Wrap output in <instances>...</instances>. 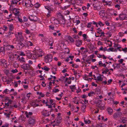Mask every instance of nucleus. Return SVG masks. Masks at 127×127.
Instances as JSON below:
<instances>
[{
  "mask_svg": "<svg viewBox=\"0 0 127 127\" xmlns=\"http://www.w3.org/2000/svg\"><path fill=\"white\" fill-rule=\"evenodd\" d=\"M15 36L17 38V40L18 41H24V37L22 33L21 32H17V34H15Z\"/></svg>",
  "mask_w": 127,
  "mask_h": 127,
  "instance_id": "f257e3e1",
  "label": "nucleus"
},
{
  "mask_svg": "<svg viewBox=\"0 0 127 127\" xmlns=\"http://www.w3.org/2000/svg\"><path fill=\"white\" fill-rule=\"evenodd\" d=\"M35 118L33 116L30 117L28 120V123L31 125H33L36 123Z\"/></svg>",
  "mask_w": 127,
  "mask_h": 127,
  "instance_id": "f03ea898",
  "label": "nucleus"
},
{
  "mask_svg": "<svg viewBox=\"0 0 127 127\" xmlns=\"http://www.w3.org/2000/svg\"><path fill=\"white\" fill-rule=\"evenodd\" d=\"M53 57L52 55L49 54L47 55L44 58L45 62L46 63H49L51 62L52 59Z\"/></svg>",
  "mask_w": 127,
  "mask_h": 127,
  "instance_id": "7ed1b4c3",
  "label": "nucleus"
},
{
  "mask_svg": "<svg viewBox=\"0 0 127 127\" xmlns=\"http://www.w3.org/2000/svg\"><path fill=\"white\" fill-rule=\"evenodd\" d=\"M23 3H25V6L27 7H32L33 5L32 4L30 0H23Z\"/></svg>",
  "mask_w": 127,
  "mask_h": 127,
  "instance_id": "20e7f679",
  "label": "nucleus"
},
{
  "mask_svg": "<svg viewBox=\"0 0 127 127\" xmlns=\"http://www.w3.org/2000/svg\"><path fill=\"white\" fill-rule=\"evenodd\" d=\"M94 9L95 10L99 11L101 9V7L100 3L98 2L96 3L93 5Z\"/></svg>",
  "mask_w": 127,
  "mask_h": 127,
  "instance_id": "39448f33",
  "label": "nucleus"
},
{
  "mask_svg": "<svg viewBox=\"0 0 127 127\" xmlns=\"http://www.w3.org/2000/svg\"><path fill=\"white\" fill-rule=\"evenodd\" d=\"M19 41L17 46V48L18 49H21L24 47L26 43H23V42L24 41Z\"/></svg>",
  "mask_w": 127,
  "mask_h": 127,
  "instance_id": "423d86ee",
  "label": "nucleus"
},
{
  "mask_svg": "<svg viewBox=\"0 0 127 127\" xmlns=\"http://www.w3.org/2000/svg\"><path fill=\"white\" fill-rule=\"evenodd\" d=\"M121 112H116L114 113L113 115V117L115 119H116L119 118L122 115Z\"/></svg>",
  "mask_w": 127,
  "mask_h": 127,
  "instance_id": "0eeeda50",
  "label": "nucleus"
},
{
  "mask_svg": "<svg viewBox=\"0 0 127 127\" xmlns=\"http://www.w3.org/2000/svg\"><path fill=\"white\" fill-rule=\"evenodd\" d=\"M15 56H17V59L18 61L21 63H25V58L23 57L20 58L19 55H17L16 54L15 55Z\"/></svg>",
  "mask_w": 127,
  "mask_h": 127,
  "instance_id": "6e6552de",
  "label": "nucleus"
},
{
  "mask_svg": "<svg viewBox=\"0 0 127 127\" xmlns=\"http://www.w3.org/2000/svg\"><path fill=\"white\" fill-rule=\"evenodd\" d=\"M51 22L55 25H58L59 24V20L54 17H52L51 18Z\"/></svg>",
  "mask_w": 127,
  "mask_h": 127,
  "instance_id": "1a4fd4ad",
  "label": "nucleus"
},
{
  "mask_svg": "<svg viewBox=\"0 0 127 127\" xmlns=\"http://www.w3.org/2000/svg\"><path fill=\"white\" fill-rule=\"evenodd\" d=\"M22 67L24 70H28L31 69V66L28 64H24Z\"/></svg>",
  "mask_w": 127,
  "mask_h": 127,
  "instance_id": "9d476101",
  "label": "nucleus"
},
{
  "mask_svg": "<svg viewBox=\"0 0 127 127\" xmlns=\"http://www.w3.org/2000/svg\"><path fill=\"white\" fill-rule=\"evenodd\" d=\"M29 19L31 21H36L37 20V17L34 15H30Z\"/></svg>",
  "mask_w": 127,
  "mask_h": 127,
  "instance_id": "9b49d317",
  "label": "nucleus"
},
{
  "mask_svg": "<svg viewBox=\"0 0 127 127\" xmlns=\"http://www.w3.org/2000/svg\"><path fill=\"white\" fill-rule=\"evenodd\" d=\"M19 10L20 9H19L16 8L13 9V13L15 16V17L18 16L20 13Z\"/></svg>",
  "mask_w": 127,
  "mask_h": 127,
  "instance_id": "f8f14e48",
  "label": "nucleus"
},
{
  "mask_svg": "<svg viewBox=\"0 0 127 127\" xmlns=\"http://www.w3.org/2000/svg\"><path fill=\"white\" fill-rule=\"evenodd\" d=\"M115 32V30L113 29H112L109 30V31L107 32L106 34L108 37H110L111 36L112 33L114 32Z\"/></svg>",
  "mask_w": 127,
  "mask_h": 127,
  "instance_id": "ddd939ff",
  "label": "nucleus"
},
{
  "mask_svg": "<svg viewBox=\"0 0 127 127\" xmlns=\"http://www.w3.org/2000/svg\"><path fill=\"white\" fill-rule=\"evenodd\" d=\"M114 12V10L112 9L108 8L106 10V13L108 15L110 16L113 15V13Z\"/></svg>",
  "mask_w": 127,
  "mask_h": 127,
  "instance_id": "4468645a",
  "label": "nucleus"
},
{
  "mask_svg": "<svg viewBox=\"0 0 127 127\" xmlns=\"http://www.w3.org/2000/svg\"><path fill=\"white\" fill-rule=\"evenodd\" d=\"M2 64L3 66L5 67L7 66V62L5 60L3 59H1L0 60V63Z\"/></svg>",
  "mask_w": 127,
  "mask_h": 127,
  "instance_id": "2eb2a0df",
  "label": "nucleus"
},
{
  "mask_svg": "<svg viewBox=\"0 0 127 127\" xmlns=\"http://www.w3.org/2000/svg\"><path fill=\"white\" fill-rule=\"evenodd\" d=\"M73 70L74 72V75L75 77H80V75H79L80 72L79 71V70H77L76 71H75L74 69H73Z\"/></svg>",
  "mask_w": 127,
  "mask_h": 127,
  "instance_id": "dca6fc26",
  "label": "nucleus"
},
{
  "mask_svg": "<svg viewBox=\"0 0 127 127\" xmlns=\"http://www.w3.org/2000/svg\"><path fill=\"white\" fill-rule=\"evenodd\" d=\"M42 113L43 115L45 116H49L50 115L49 111L46 110H43Z\"/></svg>",
  "mask_w": 127,
  "mask_h": 127,
  "instance_id": "f3484780",
  "label": "nucleus"
},
{
  "mask_svg": "<svg viewBox=\"0 0 127 127\" xmlns=\"http://www.w3.org/2000/svg\"><path fill=\"white\" fill-rule=\"evenodd\" d=\"M104 10H100L99 12V14L101 17H103L105 15V13Z\"/></svg>",
  "mask_w": 127,
  "mask_h": 127,
  "instance_id": "a211bd4d",
  "label": "nucleus"
},
{
  "mask_svg": "<svg viewBox=\"0 0 127 127\" xmlns=\"http://www.w3.org/2000/svg\"><path fill=\"white\" fill-rule=\"evenodd\" d=\"M119 19L121 20L125 19L127 17L126 15L124 14H121L119 16Z\"/></svg>",
  "mask_w": 127,
  "mask_h": 127,
  "instance_id": "6ab92c4d",
  "label": "nucleus"
},
{
  "mask_svg": "<svg viewBox=\"0 0 127 127\" xmlns=\"http://www.w3.org/2000/svg\"><path fill=\"white\" fill-rule=\"evenodd\" d=\"M106 110L108 112V114L109 115H112L113 112V110L111 107H109L107 108Z\"/></svg>",
  "mask_w": 127,
  "mask_h": 127,
  "instance_id": "aec40b11",
  "label": "nucleus"
},
{
  "mask_svg": "<svg viewBox=\"0 0 127 127\" xmlns=\"http://www.w3.org/2000/svg\"><path fill=\"white\" fill-rule=\"evenodd\" d=\"M36 52L38 55V56H39V57H41L44 55L43 51L41 50H39Z\"/></svg>",
  "mask_w": 127,
  "mask_h": 127,
  "instance_id": "412c9836",
  "label": "nucleus"
},
{
  "mask_svg": "<svg viewBox=\"0 0 127 127\" xmlns=\"http://www.w3.org/2000/svg\"><path fill=\"white\" fill-rule=\"evenodd\" d=\"M32 113L31 112H26L25 113V114L26 115V117L27 118H29L32 117H31V116H32Z\"/></svg>",
  "mask_w": 127,
  "mask_h": 127,
  "instance_id": "4be33fe9",
  "label": "nucleus"
},
{
  "mask_svg": "<svg viewBox=\"0 0 127 127\" xmlns=\"http://www.w3.org/2000/svg\"><path fill=\"white\" fill-rule=\"evenodd\" d=\"M82 42L80 40H76L75 41V44L78 47H80L82 45Z\"/></svg>",
  "mask_w": 127,
  "mask_h": 127,
  "instance_id": "5701e85b",
  "label": "nucleus"
},
{
  "mask_svg": "<svg viewBox=\"0 0 127 127\" xmlns=\"http://www.w3.org/2000/svg\"><path fill=\"white\" fill-rule=\"evenodd\" d=\"M10 4L11 5L17 4L18 2V0H9Z\"/></svg>",
  "mask_w": 127,
  "mask_h": 127,
  "instance_id": "b1692460",
  "label": "nucleus"
},
{
  "mask_svg": "<svg viewBox=\"0 0 127 127\" xmlns=\"http://www.w3.org/2000/svg\"><path fill=\"white\" fill-rule=\"evenodd\" d=\"M8 27L9 28V31L12 32L14 29V26L13 24H10L8 26Z\"/></svg>",
  "mask_w": 127,
  "mask_h": 127,
  "instance_id": "393cba45",
  "label": "nucleus"
},
{
  "mask_svg": "<svg viewBox=\"0 0 127 127\" xmlns=\"http://www.w3.org/2000/svg\"><path fill=\"white\" fill-rule=\"evenodd\" d=\"M98 106H97L99 107L100 109L103 110L104 109V103H102L100 105H98Z\"/></svg>",
  "mask_w": 127,
  "mask_h": 127,
  "instance_id": "a878e982",
  "label": "nucleus"
},
{
  "mask_svg": "<svg viewBox=\"0 0 127 127\" xmlns=\"http://www.w3.org/2000/svg\"><path fill=\"white\" fill-rule=\"evenodd\" d=\"M122 122L124 124L126 123L127 122V118L125 117H123L121 119Z\"/></svg>",
  "mask_w": 127,
  "mask_h": 127,
  "instance_id": "bb28decb",
  "label": "nucleus"
},
{
  "mask_svg": "<svg viewBox=\"0 0 127 127\" xmlns=\"http://www.w3.org/2000/svg\"><path fill=\"white\" fill-rule=\"evenodd\" d=\"M88 47L90 50H91L93 49L94 46L91 43V42L89 43L88 44Z\"/></svg>",
  "mask_w": 127,
  "mask_h": 127,
  "instance_id": "cd10ccee",
  "label": "nucleus"
},
{
  "mask_svg": "<svg viewBox=\"0 0 127 127\" xmlns=\"http://www.w3.org/2000/svg\"><path fill=\"white\" fill-rule=\"evenodd\" d=\"M45 8L48 11V12H50L51 11V7L50 6H44Z\"/></svg>",
  "mask_w": 127,
  "mask_h": 127,
  "instance_id": "c85d7f7f",
  "label": "nucleus"
},
{
  "mask_svg": "<svg viewBox=\"0 0 127 127\" xmlns=\"http://www.w3.org/2000/svg\"><path fill=\"white\" fill-rule=\"evenodd\" d=\"M81 104H82L81 105L82 110L83 111V112H84V111L85 109L86 108V106L85 104L82 103H81Z\"/></svg>",
  "mask_w": 127,
  "mask_h": 127,
  "instance_id": "c756f323",
  "label": "nucleus"
},
{
  "mask_svg": "<svg viewBox=\"0 0 127 127\" xmlns=\"http://www.w3.org/2000/svg\"><path fill=\"white\" fill-rule=\"evenodd\" d=\"M18 19V21L20 23H22L24 22H23L22 19L20 17H19V16H17L16 17H15V20H16L15 19Z\"/></svg>",
  "mask_w": 127,
  "mask_h": 127,
  "instance_id": "7c9ffc66",
  "label": "nucleus"
},
{
  "mask_svg": "<svg viewBox=\"0 0 127 127\" xmlns=\"http://www.w3.org/2000/svg\"><path fill=\"white\" fill-rule=\"evenodd\" d=\"M67 81V83L68 84H70L71 83V80L70 79V78H65V82H66Z\"/></svg>",
  "mask_w": 127,
  "mask_h": 127,
  "instance_id": "2f4dec72",
  "label": "nucleus"
},
{
  "mask_svg": "<svg viewBox=\"0 0 127 127\" xmlns=\"http://www.w3.org/2000/svg\"><path fill=\"white\" fill-rule=\"evenodd\" d=\"M11 113V111H8L6 113H5V115H6V117L9 118L10 117V115Z\"/></svg>",
  "mask_w": 127,
  "mask_h": 127,
  "instance_id": "473e14b6",
  "label": "nucleus"
},
{
  "mask_svg": "<svg viewBox=\"0 0 127 127\" xmlns=\"http://www.w3.org/2000/svg\"><path fill=\"white\" fill-rule=\"evenodd\" d=\"M13 34V33H12L11 32H9V31L8 33V34L7 35V36L8 38L11 37H12V34Z\"/></svg>",
  "mask_w": 127,
  "mask_h": 127,
  "instance_id": "72a5a7b5",
  "label": "nucleus"
},
{
  "mask_svg": "<svg viewBox=\"0 0 127 127\" xmlns=\"http://www.w3.org/2000/svg\"><path fill=\"white\" fill-rule=\"evenodd\" d=\"M57 87H58V86H56L54 88L53 90V92L54 93L57 92L59 91V89H56V88Z\"/></svg>",
  "mask_w": 127,
  "mask_h": 127,
  "instance_id": "f704fd0d",
  "label": "nucleus"
},
{
  "mask_svg": "<svg viewBox=\"0 0 127 127\" xmlns=\"http://www.w3.org/2000/svg\"><path fill=\"white\" fill-rule=\"evenodd\" d=\"M38 56V54H37V53L36 52L35 53L33 54V57L34 59H35L40 58L39 56Z\"/></svg>",
  "mask_w": 127,
  "mask_h": 127,
  "instance_id": "c9c22d12",
  "label": "nucleus"
},
{
  "mask_svg": "<svg viewBox=\"0 0 127 127\" xmlns=\"http://www.w3.org/2000/svg\"><path fill=\"white\" fill-rule=\"evenodd\" d=\"M41 68L42 69H44V70L47 71H48L50 69L48 67L46 66H44V68L41 67Z\"/></svg>",
  "mask_w": 127,
  "mask_h": 127,
  "instance_id": "e433bc0d",
  "label": "nucleus"
},
{
  "mask_svg": "<svg viewBox=\"0 0 127 127\" xmlns=\"http://www.w3.org/2000/svg\"><path fill=\"white\" fill-rule=\"evenodd\" d=\"M40 86L39 85H38L34 88V90L35 91H37L40 88Z\"/></svg>",
  "mask_w": 127,
  "mask_h": 127,
  "instance_id": "4c0bfd02",
  "label": "nucleus"
},
{
  "mask_svg": "<svg viewBox=\"0 0 127 127\" xmlns=\"http://www.w3.org/2000/svg\"><path fill=\"white\" fill-rule=\"evenodd\" d=\"M96 80L98 81H102L103 80V78L101 76H98L97 77Z\"/></svg>",
  "mask_w": 127,
  "mask_h": 127,
  "instance_id": "58836bf2",
  "label": "nucleus"
},
{
  "mask_svg": "<svg viewBox=\"0 0 127 127\" xmlns=\"http://www.w3.org/2000/svg\"><path fill=\"white\" fill-rule=\"evenodd\" d=\"M105 3L107 5H108L109 6H110L111 5V4L112 3V2L111 1H105Z\"/></svg>",
  "mask_w": 127,
  "mask_h": 127,
  "instance_id": "ea45409f",
  "label": "nucleus"
},
{
  "mask_svg": "<svg viewBox=\"0 0 127 127\" xmlns=\"http://www.w3.org/2000/svg\"><path fill=\"white\" fill-rule=\"evenodd\" d=\"M98 25L100 27L103 26L104 25V23H103L101 21H99L98 23Z\"/></svg>",
  "mask_w": 127,
  "mask_h": 127,
  "instance_id": "a19ab883",
  "label": "nucleus"
},
{
  "mask_svg": "<svg viewBox=\"0 0 127 127\" xmlns=\"http://www.w3.org/2000/svg\"><path fill=\"white\" fill-rule=\"evenodd\" d=\"M60 119V118H59L58 119H57V120L56 121V123H57L56 124L57 125H58L61 122V120Z\"/></svg>",
  "mask_w": 127,
  "mask_h": 127,
  "instance_id": "79ce46f5",
  "label": "nucleus"
},
{
  "mask_svg": "<svg viewBox=\"0 0 127 127\" xmlns=\"http://www.w3.org/2000/svg\"><path fill=\"white\" fill-rule=\"evenodd\" d=\"M54 5H56L57 4L59 5L60 4V3H59V2L58 0H54Z\"/></svg>",
  "mask_w": 127,
  "mask_h": 127,
  "instance_id": "37998d69",
  "label": "nucleus"
},
{
  "mask_svg": "<svg viewBox=\"0 0 127 127\" xmlns=\"http://www.w3.org/2000/svg\"><path fill=\"white\" fill-rule=\"evenodd\" d=\"M57 67L56 66H54L52 68V71H57Z\"/></svg>",
  "mask_w": 127,
  "mask_h": 127,
  "instance_id": "c03bdc74",
  "label": "nucleus"
},
{
  "mask_svg": "<svg viewBox=\"0 0 127 127\" xmlns=\"http://www.w3.org/2000/svg\"><path fill=\"white\" fill-rule=\"evenodd\" d=\"M95 94V92L93 91L90 92L88 94V95L89 96H92Z\"/></svg>",
  "mask_w": 127,
  "mask_h": 127,
  "instance_id": "a18cd8bd",
  "label": "nucleus"
},
{
  "mask_svg": "<svg viewBox=\"0 0 127 127\" xmlns=\"http://www.w3.org/2000/svg\"><path fill=\"white\" fill-rule=\"evenodd\" d=\"M68 39L71 42H74V40L73 39V38L70 36H69L68 37Z\"/></svg>",
  "mask_w": 127,
  "mask_h": 127,
  "instance_id": "49530a36",
  "label": "nucleus"
},
{
  "mask_svg": "<svg viewBox=\"0 0 127 127\" xmlns=\"http://www.w3.org/2000/svg\"><path fill=\"white\" fill-rule=\"evenodd\" d=\"M84 121L86 124H89L91 122L90 120H86L85 118L84 119Z\"/></svg>",
  "mask_w": 127,
  "mask_h": 127,
  "instance_id": "de8ad7c7",
  "label": "nucleus"
},
{
  "mask_svg": "<svg viewBox=\"0 0 127 127\" xmlns=\"http://www.w3.org/2000/svg\"><path fill=\"white\" fill-rule=\"evenodd\" d=\"M28 46H32L33 45V44L32 42L30 41H29L27 42V45Z\"/></svg>",
  "mask_w": 127,
  "mask_h": 127,
  "instance_id": "09e8293b",
  "label": "nucleus"
},
{
  "mask_svg": "<svg viewBox=\"0 0 127 127\" xmlns=\"http://www.w3.org/2000/svg\"><path fill=\"white\" fill-rule=\"evenodd\" d=\"M34 6L35 7L38 8L39 7L40 5L39 3L37 2L34 5Z\"/></svg>",
  "mask_w": 127,
  "mask_h": 127,
  "instance_id": "8fccbe9b",
  "label": "nucleus"
},
{
  "mask_svg": "<svg viewBox=\"0 0 127 127\" xmlns=\"http://www.w3.org/2000/svg\"><path fill=\"white\" fill-rule=\"evenodd\" d=\"M97 32L99 34H100V33L102 32V30L99 28L97 29Z\"/></svg>",
  "mask_w": 127,
  "mask_h": 127,
  "instance_id": "3c124183",
  "label": "nucleus"
},
{
  "mask_svg": "<svg viewBox=\"0 0 127 127\" xmlns=\"http://www.w3.org/2000/svg\"><path fill=\"white\" fill-rule=\"evenodd\" d=\"M3 30L4 31H7L8 29V27L5 25H3Z\"/></svg>",
  "mask_w": 127,
  "mask_h": 127,
  "instance_id": "603ef678",
  "label": "nucleus"
},
{
  "mask_svg": "<svg viewBox=\"0 0 127 127\" xmlns=\"http://www.w3.org/2000/svg\"><path fill=\"white\" fill-rule=\"evenodd\" d=\"M23 21L24 22H26L28 20V19L27 17L26 16H24L23 17Z\"/></svg>",
  "mask_w": 127,
  "mask_h": 127,
  "instance_id": "864d4df0",
  "label": "nucleus"
},
{
  "mask_svg": "<svg viewBox=\"0 0 127 127\" xmlns=\"http://www.w3.org/2000/svg\"><path fill=\"white\" fill-rule=\"evenodd\" d=\"M109 70L108 69H106L105 70H104L102 72V74L105 73L106 74L107 73V72L109 71Z\"/></svg>",
  "mask_w": 127,
  "mask_h": 127,
  "instance_id": "5fc2aeb1",
  "label": "nucleus"
},
{
  "mask_svg": "<svg viewBox=\"0 0 127 127\" xmlns=\"http://www.w3.org/2000/svg\"><path fill=\"white\" fill-rule=\"evenodd\" d=\"M114 48H110L108 49V52H109L110 51L113 52L114 51Z\"/></svg>",
  "mask_w": 127,
  "mask_h": 127,
  "instance_id": "6e6d98bb",
  "label": "nucleus"
},
{
  "mask_svg": "<svg viewBox=\"0 0 127 127\" xmlns=\"http://www.w3.org/2000/svg\"><path fill=\"white\" fill-rule=\"evenodd\" d=\"M11 72L13 73H15L18 72V70L16 69H13L11 70Z\"/></svg>",
  "mask_w": 127,
  "mask_h": 127,
  "instance_id": "4d7b16f0",
  "label": "nucleus"
},
{
  "mask_svg": "<svg viewBox=\"0 0 127 127\" xmlns=\"http://www.w3.org/2000/svg\"><path fill=\"white\" fill-rule=\"evenodd\" d=\"M25 32L27 34H29L30 33V32L27 28L26 29Z\"/></svg>",
  "mask_w": 127,
  "mask_h": 127,
  "instance_id": "13d9d810",
  "label": "nucleus"
},
{
  "mask_svg": "<svg viewBox=\"0 0 127 127\" xmlns=\"http://www.w3.org/2000/svg\"><path fill=\"white\" fill-rule=\"evenodd\" d=\"M81 2H82V1H81L79 0H78L76 2L77 4L78 5H81L82 4Z\"/></svg>",
  "mask_w": 127,
  "mask_h": 127,
  "instance_id": "bf43d9fd",
  "label": "nucleus"
},
{
  "mask_svg": "<svg viewBox=\"0 0 127 127\" xmlns=\"http://www.w3.org/2000/svg\"><path fill=\"white\" fill-rule=\"evenodd\" d=\"M97 44L98 46L102 45H103V43L100 41H98L97 43Z\"/></svg>",
  "mask_w": 127,
  "mask_h": 127,
  "instance_id": "052dcab7",
  "label": "nucleus"
},
{
  "mask_svg": "<svg viewBox=\"0 0 127 127\" xmlns=\"http://www.w3.org/2000/svg\"><path fill=\"white\" fill-rule=\"evenodd\" d=\"M70 6V5H67V6H65L64 7L62 8V9L63 10H65V9H66L67 8L69 7Z\"/></svg>",
  "mask_w": 127,
  "mask_h": 127,
  "instance_id": "680f3d73",
  "label": "nucleus"
},
{
  "mask_svg": "<svg viewBox=\"0 0 127 127\" xmlns=\"http://www.w3.org/2000/svg\"><path fill=\"white\" fill-rule=\"evenodd\" d=\"M122 51H123L125 53L127 52V48L125 47L124 48H122Z\"/></svg>",
  "mask_w": 127,
  "mask_h": 127,
  "instance_id": "e2e57ef3",
  "label": "nucleus"
},
{
  "mask_svg": "<svg viewBox=\"0 0 127 127\" xmlns=\"http://www.w3.org/2000/svg\"><path fill=\"white\" fill-rule=\"evenodd\" d=\"M70 89H76V88L75 85L72 86H70Z\"/></svg>",
  "mask_w": 127,
  "mask_h": 127,
  "instance_id": "0e129e2a",
  "label": "nucleus"
},
{
  "mask_svg": "<svg viewBox=\"0 0 127 127\" xmlns=\"http://www.w3.org/2000/svg\"><path fill=\"white\" fill-rule=\"evenodd\" d=\"M50 103L52 105H53L54 104H55L54 102V101L52 99H50Z\"/></svg>",
  "mask_w": 127,
  "mask_h": 127,
  "instance_id": "69168bd1",
  "label": "nucleus"
},
{
  "mask_svg": "<svg viewBox=\"0 0 127 127\" xmlns=\"http://www.w3.org/2000/svg\"><path fill=\"white\" fill-rule=\"evenodd\" d=\"M9 125L8 124H6L5 125H2L1 127H8Z\"/></svg>",
  "mask_w": 127,
  "mask_h": 127,
  "instance_id": "338daca9",
  "label": "nucleus"
},
{
  "mask_svg": "<svg viewBox=\"0 0 127 127\" xmlns=\"http://www.w3.org/2000/svg\"><path fill=\"white\" fill-rule=\"evenodd\" d=\"M102 123H100L98 125H97V127H102Z\"/></svg>",
  "mask_w": 127,
  "mask_h": 127,
  "instance_id": "774afa93",
  "label": "nucleus"
}]
</instances>
